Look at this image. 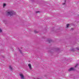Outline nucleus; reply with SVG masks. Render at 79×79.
Instances as JSON below:
<instances>
[{"label":"nucleus","instance_id":"1","mask_svg":"<svg viewBox=\"0 0 79 79\" xmlns=\"http://www.w3.org/2000/svg\"><path fill=\"white\" fill-rule=\"evenodd\" d=\"M7 16H10L11 17V16L16 15V13L12 10L8 11L7 13Z\"/></svg>","mask_w":79,"mask_h":79},{"label":"nucleus","instance_id":"2","mask_svg":"<svg viewBox=\"0 0 79 79\" xmlns=\"http://www.w3.org/2000/svg\"><path fill=\"white\" fill-rule=\"evenodd\" d=\"M19 75L21 77V79H26L24 78V75H23V74H21V73H20L19 74Z\"/></svg>","mask_w":79,"mask_h":79},{"label":"nucleus","instance_id":"3","mask_svg":"<svg viewBox=\"0 0 79 79\" xmlns=\"http://www.w3.org/2000/svg\"><path fill=\"white\" fill-rule=\"evenodd\" d=\"M73 70H74V69L73 68H71L70 69H69L68 70V71H73Z\"/></svg>","mask_w":79,"mask_h":79},{"label":"nucleus","instance_id":"4","mask_svg":"<svg viewBox=\"0 0 79 79\" xmlns=\"http://www.w3.org/2000/svg\"><path fill=\"white\" fill-rule=\"evenodd\" d=\"M9 69L10 71H12L13 70V68H12V67L11 66H9Z\"/></svg>","mask_w":79,"mask_h":79},{"label":"nucleus","instance_id":"5","mask_svg":"<svg viewBox=\"0 0 79 79\" xmlns=\"http://www.w3.org/2000/svg\"><path fill=\"white\" fill-rule=\"evenodd\" d=\"M71 51H72V52H75V51H76V49L73 48L71 50Z\"/></svg>","mask_w":79,"mask_h":79},{"label":"nucleus","instance_id":"6","mask_svg":"<svg viewBox=\"0 0 79 79\" xmlns=\"http://www.w3.org/2000/svg\"><path fill=\"white\" fill-rule=\"evenodd\" d=\"M19 52L22 55H23V52H22V51L21 50V49H19Z\"/></svg>","mask_w":79,"mask_h":79},{"label":"nucleus","instance_id":"7","mask_svg":"<svg viewBox=\"0 0 79 79\" xmlns=\"http://www.w3.org/2000/svg\"><path fill=\"white\" fill-rule=\"evenodd\" d=\"M34 32H35V33H38V32L36 30H35L34 31Z\"/></svg>","mask_w":79,"mask_h":79},{"label":"nucleus","instance_id":"8","mask_svg":"<svg viewBox=\"0 0 79 79\" xmlns=\"http://www.w3.org/2000/svg\"><path fill=\"white\" fill-rule=\"evenodd\" d=\"M53 50H51L50 51V52L51 53H53Z\"/></svg>","mask_w":79,"mask_h":79},{"label":"nucleus","instance_id":"9","mask_svg":"<svg viewBox=\"0 0 79 79\" xmlns=\"http://www.w3.org/2000/svg\"><path fill=\"white\" fill-rule=\"evenodd\" d=\"M56 31L57 32H60V29H57Z\"/></svg>","mask_w":79,"mask_h":79},{"label":"nucleus","instance_id":"10","mask_svg":"<svg viewBox=\"0 0 79 79\" xmlns=\"http://www.w3.org/2000/svg\"><path fill=\"white\" fill-rule=\"evenodd\" d=\"M69 24H67L66 25V27H67L68 28V27H69Z\"/></svg>","mask_w":79,"mask_h":79},{"label":"nucleus","instance_id":"11","mask_svg":"<svg viewBox=\"0 0 79 79\" xmlns=\"http://www.w3.org/2000/svg\"><path fill=\"white\" fill-rule=\"evenodd\" d=\"M52 41V40H48V41L49 42V43H50V42H51Z\"/></svg>","mask_w":79,"mask_h":79},{"label":"nucleus","instance_id":"12","mask_svg":"<svg viewBox=\"0 0 79 79\" xmlns=\"http://www.w3.org/2000/svg\"><path fill=\"white\" fill-rule=\"evenodd\" d=\"M32 67H31V65L30 64V69H32Z\"/></svg>","mask_w":79,"mask_h":79},{"label":"nucleus","instance_id":"13","mask_svg":"<svg viewBox=\"0 0 79 79\" xmlns=\"http://www.w3.org/2000/svg\"><path fill=\"white\" fill-rule=\"evenodd\" d=\"M6 6V4H3V6Z\"/></svg>","mask_w":79,"mask_h":79},{"label":"nucleus","instance_id":"14","mask_svg":"<svg viewBox=\"0 0 79 79\" xmlns=\"http://www.w3.org/2000/svg\"><path fill=\"white\" fill-rule=\"evenodd\" d=\"M77 65H78V64H76V65L75 66V67L76 68V67H77Z\"/></svg>","mask_w":79,"mask_h":79},{"label":"nucleus","instance_id":"15","mask_svg":"<svg viewBox=\"0 0 79 79\" xmlns=\"http://www.w3.org/2000/svg\"><path fill=\"white\" fill-rule=\"evenodd\" d=\"M2 32V30L1 29V28H0V32Z\"/></svg>","mask_w":79,"mask_h":79},{"label":"nucleus","instance_id":"16","mask_svg":"<svg viewBox=\"0 0 79 79\" xmlns=\"http://www.w3.org/2000/svg\"><path fill=\"white\" fill-rule=\"evenodd\" d=\"M76 49H77V50H79V48H76Z\"/></svg>","mask_w":79,"mask_h":79},{"label":"nucleus","instance_id":"17","mask_svg":"<svg viewBox=\"0 0 79 79\" xmlns=\"http://www.w3.org/2000/svg\"><path fill=\"white\" fill-rule=\"evenodd\" d=\"M40 12V11H37L36 12V13H39Z\"/></svg>","mask_w":79,"mask_h":79},{"label":"nucleus","instance_id":"18","mask_svg":"<svg viewBox=\"0 0 79 79\" xmlns=\"http://www.w3.org/2000/svg\"><path fill=\"white\" fill-rule=\"evenodd\" d=\"M28 65L29 68H30V64H28Z\"/></svg>","mask_w":79,"mask_h":79},{"label":"nucleus","instance_id":"19","mask_svg":"<svg viewBox=\"0 0 79 79\" xmlns=\"http://www.w3.org/2000/svg\"><path fill=\"white\" fill-rule=\"evenodd\" d=\"M65 3H66L65 2H64V3H63V5H65Z\"/></svg>","mask_w":79,"mask_h":79},{"label":"nucleus","instance_id":"20","mask_svg":"<svg viewBox=\"0 0 79 79\" xmlns=\"http://www.w3.org/2000/svg\"><path fill=\"white\" fill-rule=\"evenodd\" d=\"M60 50V49L59 48H57V50H58V52L59 51V50Z\"/></svg>","mask_w":79,"mask_h":79},{"label":"nucleus","instance_id":"21","mask_svg":"<svg viewBox=\"0 0 79 79\" xmlns=\"http://www.w3.org/2000/svg\"><path fill=\"white\" fill-rule=\"evenodd\" d=\"M71 30H74V28H72L71 29Z\"/></svg>","mask_w":79,"mask_h":79},{"label":"nucleus","instance_id":"22","mask_svg":"<svg viewBox=\"0 0 79 79\" xmlns=\"http://www.w3.org/2000/svg\"><path fill=\"white\" fill-rule=\"evenodd\" d=\"M64 2H65V3H66V0H64Z\"/></svg>","mask_w":79,"mask_h":79},{"label":"nucleus","instance_id":"23","mask_svg":"<svg viewBox=\"0 0 79 79\" xmlns=\"http://www.w3.org/2000/svg\"><path fill=\"white\" fill-rule=\"evenodd\" d=\"M2 57L4 58L5 57L4 56H2Z\"/></svg>","mask_w":79,"mask_h":79}]
</instances>
